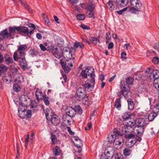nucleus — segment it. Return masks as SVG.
I'll return each instance as SVG.
<instances>
[{
  "instance_id": "nucleus-13",
  "label": "nucleus",
  "mask_w": 159,
  "mask_h": 159,
  "mask_svg": "<svg viewBox=\"0 0 159 159\" xmlns=\"http://www.w3.org/2000/svg\"><path fill=\"white\" fill-rule=\"evenodd\" d=\"M82 101L83 103L85 105L89 106L92 103V99L91 97H89L86 94L82 98Z\"/></svg>"
},
{
  "instance_id": "nucleus-59",
  "label": "nucleus",
  "mask_w": 159,
  "mask_h": 159,
  "mask_svg": "<svg viewBox=\"0 0 159 159\" xmlns=\"http://www.w3.org/2000/svg\"><path fill=\"white\" fill-rule=\"evenodd\" d=\"M154 111L156 112H159V105L158 104H156L154 105Z\"/></svg>"
},
{
  "instance_id": "nucleus-30",
  "label": "nucleus",
  "mask_w": 159,
  "mask_h": 159,
  "mask_svg": "<svg viewBox=\"0 0 159 159\" xmlns=\"http://www.w3.org/2000/svg\"><path fill=\"white\" fill-rule=\"evenodd\" d=\"M10 34H9L7 32V30L5 29L2 31L0 33L1 36H3L4 38L6 36L7 38L11 39V35Z\"/></svg>"
},
{
  "instance_id": "nucleus-3",
  "label": "nucleus",
  "mask_w": 159,
  "mask_h": 159,
  "mask_svg": "<svg viewBox=\"0 0 159 159\" xmlns=\"http://www.w3.org/2000/svg\"><path fill=\"white\" fill-rule=\"evenodd\" d=\"M80 74L82 77L84 79L87 78V75L90 76L91 78L90 82L93 84L95 83L94 78L95 75L93 69H91L90 67H88L85 70H82Z\"/></svg>"
},
{
  "instance_id": "nucleus-45",
  "label": "nucleus",
  "mask_w": 159,
  "mask_h": 159,
  "mask_svg": "<svg viewBox=\"0 0 159 159\" xmlns=\"http://www.w3.org/2000/svg\"><path fill=\"white\" fill-rule=\"evenodd\" d=\"M131 143V142H129V140H128V141L126 142V144L128 147V148H132L133 149L136 150L137 148L133 147L135 143Z\"/></svg>"
},
{
  "instance_id": "nucleus-21",
  "label": "nucleus",
  "mask_w": 159,
  "mask_h": 159,
  "mask_svg": "<svg viewBox=\"0 0 159 159\" xmlns=\"http://www.w3.org/2000/svg\"><path fill=\"white\" fill-rule=\"evenodd\" d=\"M124 141V139L122 137H117L115 139L114 143L115 145H118L119 147H121L122 146V143H123Z\"/></svg>"
},
{
  "instance_id": "nucleus-32",
  "label": "nucleus",
  "mask_w": 159,
  "mask_h": 159,
  "mask_svg": "<svg viewBox=\"0 0 159 159\" xmlns=\"http://www.w3.org/2000/svg\"><path fill=\"white\" fill-rule=\"evenodd\" d=\"M44 112L47 119H49V117L52 116V115L54 114L52 113V110L50 108H47Z\"/></svg>"
},
{
  "instance_id": "nucleus-54",
  "label": "nucleus",
  "mask_w": 159,
  "mask_h": 159,
  "mask_svg": "<svg viewBox=\"0 0 159 159\" xmlns=\"http://www.w3.org/2000/svg\"><path fill=\"white\" fill-rule=\"evenodd\" d=\"M76 17L79 20H84L85 18L84 15L82 14L77 15Z\"/></svg>"
},
{
  "instance_id": "nucleus-17",
  "label": "nucleus",
  "mask_w": 159,
  "mask_h": 159,
  "mask_svg": "<svg viewBox=\"0 0 159 159\" xmlns=\"http://www.w3.org/2000/svg\"><path fill=\"white\" fill-rule=\"evenodd\" d=\"M35 95L36 99L38 102H39V100L42 99L44 96V95H43L42 92L40 89L38 88L36 89Z\"/></svg>"
},
{
  "instance_id": "nucleus-6",
  "label": "nucleus",
  "mask_w": 159,
  "mask_h": 159,
  "mask_svg": "<svg viewBox=\"0 0 159 159\" xmlns=\"http://www.w3.org/2000/svg\"><path fill=\"white\" fill-rule=\"evenodd\" d=\"M53 45H51L50 49L48 50H51L52 55L58 59H60L62 56V52L60 49H58L57 48H54Z\"/></svg>"
},
{
  "instance_id": "nucleus-31",
  "label": "nucleus",
  "mask_w": 159,
  "mask_h": 159,
  "mask_svg": "<svg viewBox=\"0 0 159 159\" xmlns=\"http://www.w3.org/2000/svg\"><path fill=\"white\" fill-rule=\"evenodd\" d=\"M144 131V127L137 126V129L136 130V134L138 136H141L143 135Z\"/></svg>"
},
{
  "instance_id": "nucleus-4",
  "label": "nucleus",
  "mask_w": 159,
  "mask_h": 159,
  "mask_svg": "<svg viewBox=\"0 0 159 159\" xmlns=\"http://www.w3.org/2000/svg\"><path fill=\"white\" fill-rule=\"evenodd\" d=\"M133 127H129L128 126L124 125L122 127L121 131L125 135V138L130 139L134 137L135 136V132L134 131Z\"/></svg>"
},
{
  "instance_id": "nucleus-60",
  "label": "nucleus",
  "mask_w": 159,
  "mask_h": 159,
  "mask_svg": "<svg viewBox=\"0 0 159 159\" xmlns=\"http://www.w3.org/2000/svg\"><path fill=\"white\" fill-rule=\"evenodd\" d=\"M80 27L84 30H89L90 29V27L87 25H86L84 24H81Z\"/></svg>"
},
{
  "instance_id": "nucleus-48",
  "label": "nucleus",
  "mask_w": 159,
  "mask_h": 159,
  "mask_svg": "<svg viewBox=\"0 0 159 159\" xmlns=\"http://www.w3.org/2000/svg\"><path fill=\"white\" fill-rule=\"evenodd\" d=\"M57 43L59 46H61L63 45L64 44V40L63 39L61 38H58L57 39Z\"/></svg>"
},
{
  "instance_id": "nucleus-36",
  "label": "nucleus",
  "mask_w": 159,
  "mask_h": 159,
  "mask_svg": "<svg viewBox=\"0 0 159 159\" xmlns=\"http://www.w3.org/2000/svg\"><path fill=\"white\" fill-rule=\"evenodd\" d=\"M17 28H18V27L14 26L13 27H9V32L8 33L10 34L11 39L12 35H14V34L16 33V30L17 32Z\"/></svg>"
},
{
  "instance_id": "nucleus-1",
  "label": "nucleus",
  "mask_w": 159,
  "mask_h": 159,
  "mask_svg": "<svg viewBox=\"0 0 159 159\" xmlns=\"http://www.w3.org/2000/svg\"><path fill=\"white\" fill-rule=\"evenodd\" d=\"M75 58H72V59L66 60L61 59L60 63L65 72L67 73L72 68L73 64L74 63Z\"/></svg>"
},
{
  "instance_id": "nucleus-12",
  "label": "nucleus",
  "mask_w": 159,
  "mask_h": 159,
  "mask_svg": "<svg viewBox=\"0 0 159 159\" xmlns=\"http://www.w3.org/2000/svg\"><path fill=\"white\" fill-rule=\"evenodd\" d=\"M107 6L109 7L110 9L112 11L116 10L119 6L118 5L116 2L114 1L108 2L107 3Z\"/></svg>"
},
{
  "instance_id": "nucleus-14",
  "label": "nucleus",
  "mask_w": 159,
  "mask_h": 159,
  "mask_svg": "<svg viewBox=\"0 0 159 159\" xmlns=\"http://www.w3.org/2000/svg\"><path fill=\"white\" fill-rule=\"evenodd\" d=\"M66 113L71 117H74L76 114L74 108L70 106L67 107L66 110Z\"/></svg>"
},
{
  "instance_id": "nucleus-63",
  "label": "nucleus",
  "mask_w": 159,
  "mask_h": 159,
  "mask_svg": "<svg viewBox=\"0 0 159 159\" xmlns=\"http://www.w3.org/2000/svg\"><path fill=\"white\" fill-rule=\"evenodd\" d=\"M44 20L46 25H47L48 26H49L51 24L48 18L46 19H45L44 18Z\"/></svg>"
},
{
  "instance_id": "nucleus-10",
  "label": "nucleus",
  "mask_w": 159,
  "mask_h": 159,
  "mask_svg": "<svg viewBox=\"0 0 159 159\" xmlns=\"http://www.w3.org/2000/svg\"><path fill=\"white\" fill-rule=\"evenodd\" d=\"M113 154L111 151L105 150L104 153L102 154L100 159H112Z\"/></svg>"
},
{
  "instance_id": "nucleus-9",
  "label": "nucleus",
  "mask_w": 159,
  "mask_h": 159,
  "mask_svg": "<svg viewBox=\"0 0 159 159\" xmlns=\"http://www.w3.org/2000/svg\"><path fill=\"white\" fill-rule=\"evenodd\" d=\"M49 119H47V120L49 121H51V123L54 126L58 125L60 122L59 117L56 114L52 115Z\"/></svg>"
},
{
  "instance_id": "nucleus-39",
  "label": "nucleus",
  "mask_w": 159,
  "mask_h": 159,
  "mask_svg": "<svg viewBox=\"0 0 159 159\" xmlns=\"http://www.w3.org/2000/svg\"><path fill=\"white\" fill-rule=\"evenodd\" d=\"M123 123L125 124V125L128 126L129 127H133L132 126L135 124V122H134L133 120H128L127 121L125 122V123Z\"/></svg>"
},
{
  "instance_id": "nucleus-41",
  "label": "nucleus",
  "mask_w": 159,
  "mask_h": 159,
  "mask_svg": "<svg viewBox=\"0 0 159 159\" xmlns=\"http://www.w3.org/2000/svg\"><path fill=\"white\" fill-rule=\"evenodd\" d=\"M115 137L113 134H109L108 135V142L111 143H114L115 139L116 138Z\"/></svg>"
},
{
  "instance_id": "nucleus-58",
  "label": "nucleus",
  "mask_w": 159,
  "mask_h": 159,
  "mask_svg": "<svg viewBox=\"0 0 159 159\" xmlns=\"http://www.w3.org/2000/svg\"><path fill=\"white\" fill-rule=\"evenodd\" d=\"M26 115V117L27 118H30L31 116V111L30 110H29L26 112V114H25Z\"/></svg>"
},
{
  "instance_id": "nucleus-5",
  "label": "nucleus",
  "mask_w": 159,
  "mask_h": 159,
  "mask_svg": "<svg viewBox=\"0 0 159 159\" xmlns=\"http://www.w3.org/2000/svg\"><path fill=\"white\" fill-rule=\"evenodd\" d=\"M147 73L148 74V76L150 80H154L159 78V71L157 70H154L151 71L150 68H148L146 70Z\"/></svg>"
},
{
  "instance_id": "nucleus-44",
  "label": "nucleus",
  "mask_w": 159,
  "mask_h": 159,
  "mask_svg": "<svg viewBox=\"0 0 159 159\" xmlns=\"http://www.w3.org/2000/svg\"><path fill=\"white\" fill-rule=\"evenodd\" d=\"M95 7V5L93 3H91L88 5L86 9L88 11H94Z\"/></svg>"
},
{
  "instance_id": "nucleus-20",
  "label": "nucleus",
  "mask_w": 159,
  "mask_h": 159,
  "mask_svg": "<svg viewBox=\"0 0 159 159\" xmlns=\"http://www.w3.org/2000/svg\"><path fill=\"white\" fill-rule=\"evenodd\" d=\"M76 94L79 98H81L85 94V90L82 87H79L76 91Z\"/></svg>"
},
{
  "instance_id": "nucleus-22",
  "label": "nucleus",
  "mask_w": 159,
  "mask_h": 159,
  "mask_svg": "<svg viewBox=\"0 0 159 159\" xmlns=\"http://www.w3.org/2000/svg\"><path fill=\"white\" fill-rule=\"evenodd\" d=\"M131 114L129 112H125L122 115L121 117L123 119V123H125V122L127 121L130 118Z\"/></svg>"
},
{
  "instance_id": "nucleus-19",
  "label": "nucleus",
  "mask_w": 159,
  "mask_h": 159,
  "mask_svg": "<svg viewBox=\"0 0 159 159\" xmlns=\"http://www.w3.org/2000/svg\"><path fill=\"white\" fill-rule=\"evenodd\" d=\"M92 84H90L88 82H86L85 84L83 85V86L85 89L88 91L89 92L90 91L92 90L91 89H93L94 86V83H91Z\"/></svg>"
},
{
  "instance_id": "nucleus-51",
  "label": "nucleus",
  "mask_w": 159,
  "mask_h": 159,
  "mask_svg": "<svg viewBox=\"0 0 159 159\" xmlns=\"http://www.w3.org/2000/svg\"><path fill=\"white\" fill-rule=\"evenodd\" d=\"M0 69L2 73L3 71H6L8 69V67L5 65L2 64L0 65Z\"/></svg>"
},
{
  "instance_id": "nucleus-15",
  "label": "nucleus",
  "mask_w": 159,
  "mask_h": 159,
  "mask_svg": "<svg viewBox=\"0 0 159 159\" xmlns=\"http://www.w3.org/2000/svg\"><path fill=\"white\" fill-rule=\"evenodd\" d=\"M17 29V32L20 34L23 33L26 35H28L29 34V30L26 27L19 26Z\"/></svg>"
},
{
  "instance_id": "nucleus-26",
  "label": "nucleus",
  "mask_w": 159,
  "mask_h": 159,
  "mask_svg": "<svg viewBox=\"0 0 159 159\" xmlns=\"http://www.w3.org/2000/svg\"><path fill=\"white\" fill-rule=\"evenodd\" d=\"M20 59L21 60L20 61V64L21 67L23 69H25L27 65L26 61L25 59V56L23 58H18V59Z\"/></svg>"
},
{
  "instance_id": "nucleus-62",
  "label": "nucleus",
  "mask_w": 159,
  "mask_h": 159,
  "mask_svg": "<svg viewBox=\"0 0 159 159\" xmlns=\"http://www.w3.org/2000/svg\"><path fill=\"white\" fill-rule=\"evenodd\" d=\"M29 139V134L27 135V137H26L25 140V146L26 148H27L28 146V140Z\"/></svg>"
},
{
  "instance_id": "nucleus-29",
  "label": "nucleus",
  "mask_w": 159,
  "mask_h": 159,
  "mask_svg": "<svg viewBox=\"0 0 159 159\" xmlns=\"http://www.w3.org/2000/svg\"><path fill=\"white\" fill-rule=\"evenodd\" d=\"M37 103L36 102L34 101L31 102L30 104V108L33 112H34L37 111Z\"/></svg>"
},
{
  "instance_id": "nucleus-52",
  "label": "nucleus",
  "mask_w": 159,
  "mask_h": 159,
  "mask_svg": "<svg viewBox=\"0 0 159 159\" xmlns=\"http://www.w3.org/2000/svg\"><path fill=\"white\" fill-rule=\"evenodd\" d=\"M51 140L52 144H55L57 142V139L55 135L52 134Z\"/></svg>"
},
{
  "instance_id": "nucleus-8",
  "label": "nucleus",
  "mask_w": 159,
  "mask_h": 159,
  "mask_svg": "<svg viewBox=\"0 0 159 159\" xmlns=\"http://www.w3.org/2000/svg\"><path fill=\"white\" fill-rule=\"evenodd\" d=\"M120 88L121 89L123 90H120L117 93V96L119 97V98H120V99H121L122 96H123L125 98H127L128 97L127 96L128 92L126 89V88L125 87V85L124 86L123 84H121L120 85Z\"/></svg>"
},
{
  "instance_id": "nucleus-33",
  "label": "nucleus",
  "mask_w": 159,
  "mask_h": 159,
  "mask_svg": "<svg viewBox=\"0 0 159 159\" xmlns=\"http://www.w3.org/2000/svg\"><path fill=\"white\" fill-rule=\"evenodd\" d=\"M133 150L132 148H126L124 149L123 154L125 156H129L130 154L132 152Z\"/></svg>"
},
{
  "instance_id": "nucleus-50",
  "label": "nucleus",
  "mask_w": 159,
  "mask_h": 159,
  "mask_svg": "<svg viewBox=\"0 0 159 159\" xmlns=\"http://www.w3.org/2000/svg\"><path fill=\"white\" fill-rule=\"evenodd\" d=\"M111 38V35L110 32H107L106 35V43H107L109 42V41Z\"/></svg>"
},
{
  "instance_id": "nucleus-2",
  "label": "nucleus",
  "mask_w": 159,
  "mask_h": 159,
  "mask_svg": "<svg viewBox=\"0 0 159 159\" xmlns=\"http://www.w3.org/2000/svg\"><path fill=\"white\" fill-rule=\"evenodd\" d=\"M27 46L25 44L20 45L18 46L17 52L18 53L15 52L13 55V58L14 61H17L18 58H23L25 56V51L27 49Z\"/></svg>"
},
{
  "instance_id": "nucleus-53",
  "label": "nucleus",
  "mask_w": 159,
  "mask_h": 159,
  "mask_svg": "<svg viewBox=\"0 0 159 159\" xmlns=\"http://www.w3.org/2000/svg\"><path fill=\"white\" fill-rule=\"evenodd\" d=\"M152 62L155 64H158L159 63V58L157 57L153 58L152 59Z\"/></svg>"
},
{
  "instance_id": "nucleus-24",
  "label": "nucleus",
  "mask_w": 159,
  "mask_h": 159,
  "mask_svg": "<svg viewBox=\"0 0 159 159\" xmlns=\"http://www.w3.org/2000/svg\"><path fill=\"white\" fill-rule=\"evenodd\" d=\"M78 47H79L81 49H82L84 48V45L81 42H75L73 46V48L74 50L75 51L76 50Z\"/></svg>"
},
{
  "instance_id": "nucleus-42",
  "label": "nucleus",
  "mask_w": 159,
  "mask_h": 159,
  "mask_svg": "<svg viewBox=\"0 0 159 159\" xmlns=\"http://www.w3.org/2000/svg\"><path fill=\"white\" fill-rule=\"evenodd\" d=\"M74 109L75 110L76 113L77 112L80 115H81L82 114L83 111L82 110L80 106L78 105L75 106V107Z\"/></svg>"
},
{
  "instance_id": "nucleus-7",
  "label": "nucleus",
  "mask_w": 159,
  "mask_h": 159,
  "mask_svg": "<svg viewBox=\"0 0 159 159\" xmlns=\"http://www.w3.org/2000/svg\"><path fill=\"white\" fill-rule=\"evenodd\" d=\"M130 4L133 7L131 9L137 11H139L142 6L141 2L139 0H131Z\"/></svg>"
},
{
  "instance_id": "nucleus-38",
  "label": "nucleus",
  "mask_w": 159,
  "mask_h": 159,
  "mask_svg": "<svg viewBox=\"0 0 159 159\" xmlns=\"http://www.w3.org/2000/svg\"><path fill=\"white\" fill-rule=\"evenodd\" d=\"M157 116V114L154 112L150 113L148 116V119L150 121H152Z\"/></svg>"
},
{
  "instance_id": "nucleus-64",
  "label": "nucleus",
  "mask_w": 159,
  "mask_h": 159,
  "mask_svg": "<svg viewBox=\"0 0 159 159\" xmlns=\"http://www.w3.org/2000/svg\"><path fill=\"white\" fill-rule=\"evenodd\" d=\"M67 130L69 132L70 134L71 135H73L75 134L74 132H72L70 128L69 127L67 126Z\"/></svg>"
},
{
  "instance_id": "nucleus-23",
  "label": "nucleus",
  "mask_w": 159,
  "mask_h": 159,
  "mask_svg": "<svg viewBox=\"0 0 159 159\" xmlns=\"http://www.w3.org/2000/svg\"><path fill=\"white\" fill-rule=\"evenodd\" d=\"M71 117L70 116L67 114L64 115L62 117V120L64 122H67V123L69 125H70V120L71 119Z\"/></svg>"
},
{
  "instance_id": "nucleus-34",
  "label": "nucleus",
  "mask_w": 159,
  "mask_h": 159,
  "mask_svg": "<svg viewBox=\"0 0 159 159\" xmlns=\"http://www.w3.org/2000/svg\"><path fill=\"white\" fill-rule=\"evenodd\" d=\"M75 140L77 142H79L80 143H74V145L75 147L78 148H80L83 145V142L77 137L75 136L74 137Z\"/></svg>"
},
{
  "instance_id": "nucleus-43",
  "label": "nucleus",
  "mask_w": 159,
  "mask_h": 159,
  "mask_svg": "<svg viewBox=\"0 0 159 159\" xmlns=\"http://www.w3.org/2000/svg\"><path fill=\"white\" fill-rule=\"evenodd\" d=\"M49 98L45 94L44 95L43 98L42 99H43V101L45 104L47 106H48L49 104Z\"/></svg>"
},
{
  "instance_id": "nucleus-27",
  "label": "nucleus",
  "mask_w": 159,
  "mask_h": 159,
  "mask_svg": "<svg viewBox=\"0 0 159 159\" xmlns=\"http://www.w3.org/2000/svg\"><path fill=\"white\" fill-rule=\"evenodd\" d=\"M113 135L115 136V137H119L120 136H121L123 134V133L122 131H120V129L118 128H115L113 131Z\"/></svg>"
},
{
  "instance_id": "nucleus-56",
  "label": "nucleus",
  "mask_w": 159,
  "mask_h": 159,
  "mask_svg": "<svg viewBox=\"0 0 159 159\" xmlns=\"http://www.w3.org/2000/svg\"><path fill=\"white\" fill-rule=\"evenodd\" d=\"M29 53L32 57L36 55L37 52L34 49H30L29 51Z\"/></svg>"
},
{
  "instance_id": "nucleus-49",
  "label": "nucleus",
  "mask_w": 159,
  "mask_h": 159,
  "mask_svg": "<svg viewBox=\"0 0 159 159\" xmlns=\"http://www.w3.org/2000/svg\"><path fill=\"white\" fill-rule=\"evenodd\" d=\"M134 79L130 77H128L126 79V82L128 85H132L133 83Z\"/></svg>"
},
{
  "instance_id": "nucleus-18",
  "label": "nucleus",
  "mask_w": 159,
  "mask_h": 159,
  "mask_svg": "<svg viewBox=\"0 0 159 159\" xmlns=\"http://www.w3.org/2000/svg\"><path fill=\"white\" fill-rule=\"evenodd\" d=\"M135 122L137 126L144 127L146 124L145 120L143 118L136 119Z\"/></svg>"
},
{
  "instance_id": "nucleus-28",
  "label": "nucleus",
  "mask_w": 159,
  "mask_h": 159,
  "mask_svg": "<svg viewBox=\"0 0 159 159\" xmlns=\"http://www.w3.org/2000/svg\"><path fill=\"white\" fill-rule=\"evenodd\" d=\"M4 58L5 61L7 65H9L13 61L12 58L10 57L7 54H5Z\"/></svg>"
},
{
  "instance_id": "nucleus-55",
  "label": "nucleus",
  "mask_w": 159,
  "mask_h": 159,
  "mask_svg": "<svg viewBox=\"0 0 159 159\" xmlns=\"http://www.w3.org/2000/svg\"><path fill=\"white\" fill-rule=\"evenodd\" d=\"M115 159H124L122 155L120 153L116 154L115 156Z\"/></svg>"
},
{
  "instance_id": "nucleus-16",
  "label": "nucleus",
  "mask_w": 159,
  "mask_h": 159,
  "mask_svg": "<svg viewBox=\"0 0 159 159\" xmlns=\"http://www.w3.org/2000/svg\"><path fill=\"white\" fill-rule=\"evenodd\" d=\"M67 50H68V52H62V56L66 58V60L72 59V54L70 48H67Z\"/></svg>"
},
{
  "instance_id": "nucleus-35",
  "label": "nucleus",
  "mask_w": 159,
  "mask_h": 159,
  "mask_svg": "<svg viewBox=\"0 0 159 159\" xmlns=\"http://www.w3.org/2000/svg\"><path fill=\"white\" fill-rule=\"evenodd\" d=\"M127 101L128 105V109L129 110H132L134 107V104L133 101L130 98L127 99Z\"/></svg>"
},
{
  "instance_id": "nucleus-46",
  "label": "nucleus",
  "mask_w": 159,
  "mask_h": 159,
  "mask_svg": "<svg viewBox=\"0 0 159 159\" xmlns=\"http://www.w3.org/2000/svg\"><path fill=\"white\" fill-rule=\"evenodd\" d=\"M13 88L14 91L18 92L20 90V87L18 84L15 83L13 85Z\"/></svg>"
},
{
  "instance_id": "nucleus-25",
  "label": "nucleus",
  "mask_w": 159,
  "mask_h": 159,
  "mask_svg": "<svg viewBox=\"0 0 159 159\" xmlns=\"http://www.w3.org/2000/svg\"><path fill=\"white\" fill-rule=\"evenodd\" d=\"M116 1L118 5L120 7H125L128 2V0H116Z\"/></svg>"
},
{
  "instance_id": "nucleus-61",
  "label": "nucleus",
  "mask_w": 159,
  "mask_h": 159,
  "mask_svg": "<svg viewBox=\"0 0 159 159\" xmlns=\"http://www.w3.org/2000/svg\"><path fill=\"white\" fill-rule=\"evenodd\" d=\"M126 53L125 52H123L121 53V58L123 60H125L126 59Z\"/></svg>"
},
{
  "instance_id": "nucleus-47",
  "label": "nucleus",
  "mask_w": 159,
  "mask_h": 159,
  "mask_svg": "<svg viewBox=\"0 0 159 159\" xmlns=\"http://www.w3.org/2000/svg\"><path fill=\"white\" fill-rule=\"evenodd\" d=\"M89 39L90 41L95 45L97 44L98 42H100L99 40L95 37H90Z\"/></svg>"
},
{
  "instance_id": "nucleus-40",
  "label": "nucleus",
  "mask_w": 159,
  "mask_h": 159,
  "mask_svg": "<svg viewBox=\"0 0 159 159\" xmlns=\"http://www.w3.org/2000/svg\"><path fill=\"white\" fill-rule=\"evenodd\" d=\"M53 153L56 155H59L61 153V150L59 147L56 146L52 149Z\"/></svg>"
},
{
  "instance_id": "nucleus-57",
  "label": "nucleus",
  "mask_w": 159,
  "mask_h": 159,
  "mask_svg": "<svg viewBox=\"0 0 159 159\" xmlns=\"http://www.w3.org/2000/svg\"><path fill=\"white\" fill-rule=\"evenodd\" d=\"M127 8L125 7L121 10L116 11V12L119 15H121L124 11H125L127 10Z\"/></svg>"
},
{
  "instance_id": "nucleus-11",
  "label": "nucleus",
  "mask_w": 159,
  "mask_h": 159,
  "mask_svg": "<svg viewBox=\"0 0 159 159\" xmlns=\"http://www.w3.org/2000/svg\"><path fill=\"white\" fill-rule=\"evenodd\" d=\"M27 105L25 104L23 105L22 103H21V105H20L18 109V116L21 118H22L23 117L22 116L20 113L22 115L23 114V115L24 114V112L27 109Z\"/></svg>"
},
{
  "instance_id": "nucleus-37",
  "label": "nucleus",
  "mask_w": 159,
  "mask_h": 159,
  "mask_svg": "<svg viewBox=\"0 0 159 159\" xmlns=\"http://www.w3.org/2000/svg\"><path fill=\"white\" fill-rule=\"evenodd\" d=\"M121 99L120 98H117L115 102L114 106L119 110L120 109L121 107Z\"/></svg>"
}]
</instances>
